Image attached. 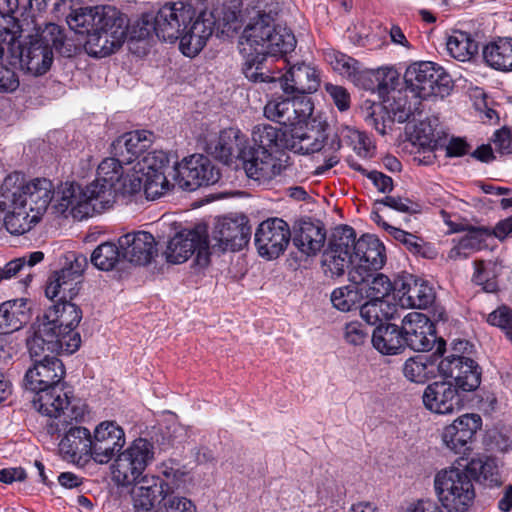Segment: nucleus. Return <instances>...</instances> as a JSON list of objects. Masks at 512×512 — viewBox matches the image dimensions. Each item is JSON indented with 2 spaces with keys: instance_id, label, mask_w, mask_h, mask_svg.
<instances>
[{
  "instance_id": "1",
  "label": "nucleus",
  "mask_w": 512,
  "mask_h": 512,
  "mask_svg": "<svg viewBox=\"0 0 512 512\" xmlns=\"http://www.w3.org/2000/svg\"><path fill=\"white\" fill-rule=\"evenodd\" d=\"M67 24L78 34H85L86 52L94 57H105L119 49L127 37L144 40L156 35L153 12L144 13L132 25L125 14L112 6L82 7L73 10Z\"/></svg>"
},
{
  "instance_id": "2",
  "label": "nucleus",
  "mask_w": 512,
  "mask_h": 512,
  "mask_svg": "<svg viewBox=\"0 0 512 512\" xmlns=\"http://www.w3.org/2000/svg\"><path fill=\"white\" fill-rule=\"evenodd\" d=\"M123 164L116 156L106 158L98 166L97 178L85 188L74 183L62 184L57 192L56 210L66 217L83 220L112 207L122 180Z\"/></svg>"
},
{
  "instance_id": "3",
  "label": "nucleus",
  "mask_w": 512,
  "mask_h": 512,
  "mask_svg": "<svg viewBox=\"0 0 512 512\" xmlns=\"http://www.w3.org/2000/svg\"><path fill=\"white\" fill-rule=\"evenodd\" d=\"M296 38L287 27L274 24L270 13L254 11L246 24L241 40V52L250 54L278 56L294 50Z\"/></svg>"
},
{
  "instance_id": "4",
  "label": "nucleus",
  "mask_w": 512,
  "mask_h": 512,
  "mask_svg": "<svg viewBox=\"0 0 512 512\" xmlns=\"http://www.w3.org/2000/svg\"><path fill=\"white\" fill-rule=\"evenodd\" d=\"M434 488L442 507L448 512H466L476 496L473 481L466 468L449 467L434 478Z\"/></svg>"
},
{
  "instance_id": "5",
  "label": "nucleus",
  "mask_w": 512,
  "mask_h": 512,
  "mask_svg": "<svg viewBox=\"0 0 512 512\" xmlns=\"http://www.w3.org/2000/svg\"><path fill=\"white\" fill-rule=\"evenodd\" d=\"M406 89L420 99L444 98L453 89V81L443 67L430 61L410 64L404 73Z\"/></svg>"
},
{
  "instance_id": "6",
  "label": "nucleus",
  "mask_w": 512,
  "mask_h": 512,
  "mask_svg": "<svg viewBox=\"0 0 512 512\" xmlns=\"http://www.w3.org/2000/svg\"><path fill=\"white\" fill-rule=\"evenodd\" d=\"M155 447L145 438L133 440L119 453L112 466L113 481L118 486H130L141 480L146 468L153 462Z\"/></svg>"
},
{
  "instance_id": "7",
  "label": "nucleus",
  "mask_w": 512,
  "mask_h": 512,
  "mask_svg": "<svg viewBox=\"0 0 512 512\" xmlns=\"http://www.w3.org/2000/svg\"><path fill=\"white\" fill-rule=\"evenodd\" d=\"M63 386L57 385L46 389L33 399V407L43 416L47 417L44 425L47 431V425L59 420L61 416H67L68 419L83 421L87 412L86 405L81 401L72 402Z\"/></svg>"
},
{
  "instance_id": "8",
  "label": "nucleus",
  "mask_w": 512,
  "mask_h": 512,
  "mask_svg": "<svg viewBox=\"0 0 512 512\" xmlns=\"http://www.w3.org/2000/svg\"><path fill=\"white\" fill-rule=\"evenodd\" d=\"M82 421L68 419L67 416H61L59 420L47 425V433L51 436H61L59 443L60 451L71 458H92V435L90 431L80 426Z\"/></svg>"
},
{
  "instance_id": "9",
  "label": "nucleus",
  "mask_w": 512,
  "mask_h": 512,
  "mask_svg": "<svg viewBox=\"0 0 512 512\" xmlns=\"http://www.w3.org/2000/svg\"><path fill=\"white\" fill-rule=\"evenodd\" d=\"M173 181L184 190L194 191L205 185H213L220 179L219 169L203 154H193L177 163Z\"/></svg>"
},
{
  "instance_id": "10",
  "label": "nucleus",
  "mask_w": 512,
  "mask_h": 512,
  "mask_svg": "<svg viewBox=\"0 0 512 512\" xmlns=\"http://www.w3.org/2000/svg\"><path fill=\"white\" fill-rule=\"evenodd\" d=\"M195 15V8L187 2H169L153 13L156 26V36L165 42L181 41L187 23Z\"/></svg>"
},
{
  "instance_id": "11",
  "label": "nucleus",
  "mask_w": 512,
  "mask_h": 512,
  "mask_svg": "<svg viewBox=\"0 0 512 512\" xmlns=\"http://www.w3.org/2000/svg\"><path fill=\"white\" fill-rule=\"evenodd\" d=\"M208 242L205 231L202 229L183 230L177 233L167 244L164 252L166 260L173 264H180L196 253V262L200 266L209 263Z\"/></svg>"
},
{
  "instance_id": "12",
  "label": "nucleus",
  "mask_w": 512,
  "mask_h": 512,
  "mask_svg": "<svg viewBox=\"0 0 512 512\" xmlns=\"http://www.w3.org/2000/svg\"><path fill=\"white\" fill-rule=\"evenodd\" d=\"M282 98L278 97L268 101L264 107V115L267 119L277 122L285 127L301 126L312 115L314 106L307 96Z\"/></svg>"
},
{
  "instance_id": "13",
  "label": "nucleus",
  "mask_w": 512,
  "mask_h": 512,
  "mask_svg": "<svg viewBox=\"0 0 512 512\" xmlns=\"http://www.w3.org/2000/svg\"><path fill=\"white\" fill-rule=\"evenodd\" d=\"M386 261L385 247L371 235L355 239V265L349 271L351 283H362L369 271H379Z\"/></svg>"
},
{
  "instance_id": "14",
  "label": "nucleus",
  "mask_w": 512,
  "mask_h": 512,
  "mask_svg": "<svg viewBox=\"0 0 512 512\" xmlns=\"http://www.w3.org/2000/svg\"><path fill=\"white\" fill-rule=\"evenodd\" d=\"M37 318L52 328V331L59 335L62 341L68 342L73 334L76 335L78 337L77 350L80 348L81 336L76 328L82 319V310L76 304L67 299H59Z\"/></svg>"
},
{
  "instance_id": "15",
  "label": "nucleus",
  "mask_w": 512,
  "mask_h": 512,
  "mask_svg": "<svg viewBox=\"0 0 512 512\" xmlns=\"http://www.w3.org/2000/svg\"><path fill=\"white\" fill-rule=\"evenodd\" d=\"M7 48L11 52L9 64L12 66L19 64L22 70L33 76L45 74L52 65V50L36 39L26 47H21L18 42L13 40L7 43Z\"/></svg>"
},
{
  "instance_id": "16",
  "label": "nucleus",
  "mask_w": 512,
  "mask_h": 512,
  "mask_svg": "<svg viewBox=\"0 0 512 512\" xmlns=\"http://www.w3.org/2000/svg\"><path fill=\"white\" fill-rule=\"evenodd\" d=\"M243 162L247 176L260 183L269 182L290 169L289 156H277L273 151L262 149H250Z\"/></svg>"
},
{
  "instance_id": "17",
  "label": "nucleus",
  "mask_w": 512,
  "mask_h": 512,
  "mask_svg": "<svg viewBox=\"0 0 512 512\" xmlns=\"http://www.w3.org/2000/svg\"><path fill=\"white\" fill-rule=\"evenodd\" d=\"M78 337L72 335L68 342L62 341L59 335L52 331L39 318L34 324L33 335L26 340V345L29 354L33 361L35 359H42L45 355L53 353L73 354L77 351Z\"/></svg>"
},
{
  "instance_id": "18",
  "label": "nucleus",
  "mask_w": 512,
  "mask_h": 512,
  "mask_svg": "<svg viewBox=\"0 0 512 512\" xmlns=\"http://www.w3.org/2000/svg\"><path fill=\"white\" fill-rule=\"evenodd\" d=\"M438 372L454 379V385L463 394L476 390L481 383L479 365L464 355L450 354L438 363Z\"/></svg>"
},
{
  "instance_id": "19",
  "label": "nucleus",
  "mask_w": 512,
  "mask_h": 512,
  "mask_svg": "<svg viewBox=\"0 0 512 512\" xmlns=\"http://www.w3.org/2000/svg\"><path fill=\"white\" fill-rule=\"evenodd\" d=\"M291 240L289 225L280 218L263 221L255 233V245L258 253L267 259L279 257Z\"/></svg>"
},
{
  "instance_id": "20",
  "label": "nucleus",
  "mask_w": 512,
  "mask_h": 512,
  "mask_svg": "<svg viewBox=\"0 0 512 512\" xmlns=\"http://www.w3.org/2000/svg\"><path fill=\"white\" fill-rule=\"evenodd\" d=\"M65 375V367L56 356L45 355L35 359L23 378V387L36 394L61 384Z\"/></svg>"
},
{
  "instance_id": "21",
  "label": "nucleus",
  "mask_w": 512,
  "mask_h": 512,
  "mask_svg": "<svg viewBox=\"0 0 512 512\" xmlns=\"http://www.w3.org/2000/svg\"><path fill=\"white\" fill-rule=\"evenodd\" d=\"M481 427L482 418L479 414L461 415L443 429L442 441L455 454L466 455L471 450V443Z\"/></svg>"
},
{
  "instance_id": "22",
  "label": "nucleus",
  "mask_w": 512,
  "mask_h": 512,
  "mask_svg": "<svg viewBox=\"0 0 512 512\" xmlns=\"http://www.w3.org/2000/svg\"><path fill=\"white\" fill-rule=\"evenodd\" d=\"M124 429L115 421L99 423L92 435V459L106 464L114 458L125 445Z\"/></svg>"
},
{
  "instance_id": "23",
  "label": "nucleus",
  "mask_w": 512,
  "mask_h": 512,
  "mask_svg": "<svg viewBox=\"0 0 512 512\" xmlns=\"http://www.w3.org/2000/svg\"><path fill=\"white\" fill-rule=\"evenodd\" d=\"M215 29L218 30V21L211 12L205 10L199 11L198 14L195 12L191 22L187 23V29L183 31L179 44L180 50L188 57L197 55Z\"/></svg>"
},
{
  "instance_id": "24",
  "label": "nucleus",
  "mask_w": 512,
  "mask_h": 512,
  "mask_svg": "<svg viewBox=\"0 0 512 512\" xmlns=\"http://www.w3.org/2000/svg\"><path fill=\"white\" fill-rule=\"evenodd\" d=\"M250 235L251 229L244 217L218 219L212 231V241H214L212 249H218L221 252L239 251L247 245Z\"/></svg>"
},
{
  "instance_id": "25",
  "label": "nucleus",
  "mask_w": 512,
  "mask_h": 512,
  "mask_svg": "<svg viewBox=\"0 0 512 512\" xmlns=\"http://www.w3.org/2000/svg\"><path fill=\"white\" fill-rule=\"evenodd\" d=\"M285 94L306 96L315 93L320 87V71L310 63L297 62L290 65L286 73L279 77Z\"/></svg>"
},
{
  "instance_id": "26",
  "label": "nucleus",
  "mask_w": 512,
  "mask_h": 512,
  "mask_svg": "<svg viewBox=\"0 0 512 512\" xmlns=\"http://www.w3.org/2000/svg\"><path fill=\"white\" fill-rule=\"evenodd\" d=\"M463 394L451 381H435L422 395L424 407L436 414H451L463 406Z\"/></svg>"
},
{
  "instance_id": "27",
  "label": "nucleus",
  "mask_w": 512,
  "mask_h": 512,
  "mask_svg": "<svg viewBox=\"0 0 512 512\" xmlns=\"http://www.w3.org/2000/svg\"><path fill=\"white\" fill-rule=\"evenodd\" d=\"M404 346L415 351H429L437 338L433 322L419 312H410L402 320Z\"/></svg>"
},
{
  "instance_id": "28",
  "label": "nucleus",
  "mask_w": 512,
  "mask_h": 512,
  "mask_svg": "<svg viewBox=\"0 0 512 512\" xmlns=\"http://www.w3.org/2000/svg\"><path fill=\"white\" fill-rule=\"evenodd\" d=\"M118 244L122 258L137 265L150 263L156 254L154 237L148 232L127 233L118 239Z\"/></svg>"
},
{
  "instance_id": "29",
  "label": "nucleus",
  "mask_w": 512,
  "mask_h": 512,
  "mask_svg": "<svg viewBox=\"0 0 512 512\" xmlns=\"http://www.w3.org/2000/svg\"><path fill=\"white\" fill-rule=\"evenodd\" d=\"M245 144V136L239 130L229 128L207 144V152L227 164L233 157L245 159Z\"/></svg>"
},
{
  "instance_id": "30",
  "label": "nucleus",
  "mask_w": 512,
  "mask_h": 512,
  "mask_svg": "<svg viewBox=\"0 0 512 512\" xmlns=\"http://www.w3.org/2000/svg\"><path fill=\"white\" fill-rule=\"evenodd\" d=\"M136 484L132 490L134 512H157L153 511L154 504L162 500L170 484L154 476H144Z\"/></svg>"
},
{
  "instance_id": "31",
  "label": "nucleus",
  "mask_w": 512,
  "mask_h": 512,
  "mask_svg": "<svg viewBox=\"0 0 512 512\" xmlns=\"http://www.w3.org/2000/svg\"><path fill=\"white\" fill-rule=\"evenodd\" d=\"M153 134L149 131H131L113 141L112 153L124 164L132 163L151 144Z\"/></svg>"
},
{
  "instance_id": "32",
  "label": "nucleus",
  "mask_w": 512,
  "mask_h": 512,
  "mask_svg": "<svg viewBox=\"0 0 512 512\" xmlns=\"http://www.w3.org/2000/svg\"><path fill=\"white\" fill-rule=\"evenodd\" d=\"M399 302L405 308H427L434 302L435 293L433 288L425 281L416 279L413 276L402 281L398 288Z\"/></svg>"
},
{
  "instance_id": "33",
  "label": "nucleus",
  "mask_w": 512,
  "mask_h": 512,
  "mask_svg": "<svg viewBox=\"0 0 512 512\" xmlns=\"http://www.w3.org/2000/svg\"><path fill=\"white\" fill-rule=\"evenodd\" d=\"M445 351V342L440 339L436 351L431 355H418L409 358L403 366L404 376L415 383H423L435 375L438 370V358Z\"/></svg>"
},
{
  "instance_id": "34",
  "label": "nucleus",
  "mask_w": 512,
  "mask_h": 512,
  "mask_svg": "<svg viewBox=\"0 0 512 512\" xmlns=\"http://www.w3.org/2000/svg\"><path fill=\"white\" fill-rule=\"evenodd\" d=\"M326 232L319 224L302 221L292 238L293 244L306 256L316 255L324 246Z\"/></svg>"
},
{
  "instance_id": "35",
  "label": "nucleus",
  "mask_w": 512,
  "mask_h": 512,
  "mask_svg": "<svg viewBox=\"0 0 512 512\" xmlns=\"http://www.w3.org/2000/svg\"><path fill=\"white\" fill-rule=\"evenodd\" d=\"M81 281L73 276L65 267L54 271L48 278L45 295L50 300L73 299L79 292Z\"/></svg>"
},
{
  "instance_id": "36",
  "label": "nucleus",
  "mask_w": 512,
  "mask_h": 512,
  "mask_svg": "<svg viewBox=\"0 0 512 512\" xmlns=\"http://www.w3.org/2000/svg\"><path fill=\"white\" fill-rule=\"evenodd\" d=\"M43 259L44 253L42 251H34L22 257L12 259L4 266H0V283L2 281L11 280L12 278L24 276L20 279V282L24 286H28L33 279L31 272L32 267L40 263Z\"/></svg>"
},
{
  "instance_id": "37",
  "label": "nucleus",
  "mask_w": 512,
  "mask_h": 512,
  "mask_svg": "<svg viewBox=\"0 0 512 512\" xmlns=\"http://www.w3.org/2000/svg\"><path fill=\"white\" fill-rule=\"evenodd\" d=\"M212 15L218 21V31L222 34L237 32L242 26V0H214Z\"/></svg>"
},
{
  "instance_id": "38",
  "label": "nucleus",
  "mask_w": 512,
  "mask_h": 512,
  "mask_svg": "<svg viewBox=\"0 0 512 512\" xmlns=\"http://www.w3.org/2000/svg\"><path fill=\"white\" fill-rule=\"evenodd\" d=\"M53 184L46 178H36L24 186L22 199H27L29 210L40 215L46 211L53 198Z\"/></svg>"
},
{
  "instance_id": "39",
  "label": "nucleus",
  "mask_w": 512,
  "mask_h": 512,
  "mask_svg": "<svg viewBox=\"0 0 512 512\" xmlns=\"http://www.w3.org/2000/svg\"><path fill=\"white\" fill-rule=\"evenodd\" d=\"M372 344L382 354L399 353L404 348L402 328L395 324L379 325L373 331Z\"/></svg>"
},
{
  "instance_id": "40",
  "label": "nucleus",
  "mask_w": 512,
  "mask_h": 512,
  "mask_svg": "<svg viewBox=\"0 0 512 512\" xmlns=\"http://www.w3.org/2000/svg\"><path fill=\"white\" fill-rule=\"evenodd\" d=\"M26 300L15 299L0 305V334H10L22 327L28 320Z\"/></svg>"
},
{
  "instance_id": "41",
  "label": "nucleus",
  "mask_w": 512,
  "mask_h": 512,
  "mask_svg": "<svg viewBox=\"0 0 512 512\" xmlns=\"http://www.w3.org/2000/svg\"><path fill=\"white\" fill-rule=\"evenodd\" d=\"M485 62L496 70H512V39L499 38L483 48Z\"/></svg>"
},
{
  "instance_id": "42",
  "label": "nucleus",
  "mask_w": 512,
  "mask_h": 512,
  "mask_svg": "<svg viewBox=\"0 0 512 512\" xmlns=\"http://www.w3.org/2000/svg\"><path fill=\"white\" fill-rule=\"evenodd\" d=\"M356 233L350 226H340L334 229L328 241L327 248L340 257L355 265Z\"/></svg>"
},
{
  "instance_id": "43",
  "label": "nucleus",
  "mask_w": 512,
  "mask_h": 512,
  "mask_svg": "<svg viewBox=\"0 0 512 512\" xmlns=\"http://www.w3.org/2000/svg\"><path fill=\"white\" fill-rule=\"evenodd\" d=\"M252 139L255 147L273 151V148H288L289 140L286 139V132L269 124H258L253 128Z\"/></svg>"
},
{
  "instance_id": "44",
  "label": "nucleus",
  "mask_w": 512,
  "mask_h": 512,
  "mask_svg": "<svg viewBox=\"0 0 512 512\" xmlns=\"http://www.w3.org/2000/svg\"><path fill=\"white\" fill-rule=\"evenodd\" d=\"M383 228L397 241L402 243L409 252L414 255L421 256L427 259H433L436 256L435 249L422 238L406 232L402 229L396 228L383 222Z\"/></svg>"
},
{
  "instance_id": "45",
  "label": "nucleus",
  "mask_w": 512,
  "mask_h": 512,
  "mask_svg": "<svg viewBox=\"0 0 512 512\" xmlns=\"http://www.w3.org/2000/svg\"><path fill=\"white\" fill-rule=\"evenodd\" d=\"M448 53L458 61H469L478 53L479 44L469 33L454 31L446 42Z\"/></svg>"
},
{
  "instance_id": "46",
  "label": "nucleus",
  "mask_w": 512,
  "mask_h": 512,
  "mask_svg": "<svg viewBox=\"0 0 512 512\" xmlns=\"http://www.w3.org/2000/svg\"><path fill=\"white\" fill-rule=\"evenodd\" d=\"M465 468L472 480L477 479L490 487L501 484L498 469L493 459L488 457L473 458Z\"/></svg>"
},
{
  "instance_id": "47",
  "label": "nucleus",
  "mask_w": 512,
  "mask_h": 512,
  "mask_svg": "<svg viewBox=\"0 0 512 512\" xmlns=\"http://www.w3.org/2000/svg\"><path fill=\"white\" fill-rule=\"evenodd\" d=\"M323 147V134L319 130L302 131V126L291 130L289 148L303 154L318 152Z\"/></svg>"
},
{
  "instance_id": "48",
  "label": "nucleus",
  "mask_w": 512,
  "mask_h": 512,
  "mask_svg": "<svg viewBox=\"0 0 512 512\" xmlns=\"http://www.w3.org/2000/svg\"><path fill=\"white\" fill-rule=\"evenodd\" d=\"M438 127L439 119L429 117L414 126L411 137L422 148L434 150L437 148L440 139Z\"/></svg>"
},
{
  "instance_id": "49",
  "label": "nucleus",
  "mask_w": 512,
  "mask_h": 512,
  "mask_svg": "<svg viewBox=\"0 0 512 512\" xmlns=\"http://www.w3.org/2000/svg\"><path fill=\"white\" fill-rule=\"evenodd\" d=\"M369 276L362 283H354L359 285L363 292V299H376L384 300V297L389 295L392 290V283L390 279L378 271H369Z\"/></svg>"
},
{
  "instance_id": "50",
  "label": "nucleus",
  "mask_w": 512,
  "mask_h": 512,
  "mask_svg": "<svg viewBox=\"0 0 512 512\" xmlns=\"http://www.w3.org/2000/svg\"><path fill=\"white\" fill-rule=\"evenodd\" d=\"M24 176L19 172H13L7 175L0 185V210L2 212L7 208L8 203L17 204L23 197L25 186Z\"/></svg>"
},
{
  "instance_id": "51",
  "label": "nucleus",
  "mask_w": 512,
  "mask_h": 512,
  "mask_svg": "<svg viewBox=\"0 0 512 512\" xmlns=\"http://www.w3.org/2000/svg\"><path fill=\"white\" fill-rule=\"evenodd\" d=\"M175 163L170 166L169 156L164 151H152L142 157L136 163V171L142 174H155V173H168L173 179V172L171 169L176 167Z\"/></svg>"
},
{
  "instance_id": "52",
  "label": "nucleus",
  "mask_w": 512,
  "mask_h": 512,
  "mask_svg": "<svg viewBox=\"0 0 512 512\" xmlns=\"http://www.w3.org/2000/svg\"><path fill=\"white\" fill-rule=\"evenodd\" d=\"M395 307L385 300L370 299L360 308L362 319L369 325H382V322L389 320Z\"/></svg>"
},
{
  "instance_id": "53",
  "label": "nucleus",
  "mask_w": 512,
  "mask_h": 512,
  "mask_svg": "<svg viewBox=\"0 0 512 512\" xmlns=\"http://www.w3.org/2000/svg\"><path fill=\"white\" fill-rule=\"evenodd\" d=\"M245 62L243 64V73L245 77L255 83H269L276 81L274 76H271L269 70L264 67V61L268 55H260L256 52L244 54Z\"/></svg>"
},
{
  "instance_id": "54",
  "label": "nucleus",
  "mask_w": 512,
  "mask_h": 512,
  "mask_svg": "<svg viewBox=\"0 0 512 512\" xmlns=\"http://www.w3.org/2000/svg\"><path fill=\"white\" fill-rule=\"evenodd\" d=\"M363 300V292L359 285L352 284L336 288L331 294L333 306L342 312H348L357 307Z\"/></svg>"
},
{
  "instance_id": "55",
  "label": "nucleus",
  "mask_w": 512,
  "mask_h": 512,
  "mask_svg": "<svg viewBox=\"0 0 512 512\" xmlns=\"http://www.w3.org/2000/svg\"><path fill=\"white\" fill-rule=\"evenodd\" d=\"M120 257H122V254L119 245L105 242L93 251L90 260L96 268L109 271L115 267Z\"/></svg>"
},
{
  "instance_id": "56",
  "label": "nucleus",
  "mask_w": 512,
  "mask_h": 512,
  "mask_svg": "<svg viewBox=\"0 0 512 512\" xmlns=\"http://www.w3.org/2000/svg\"><path fill=\"white\" fill-rule=\"evenodd\" d=\"M144 176L143 191L147 199L154 200L167 193L171 187L177 185L169 180L168 173L142 174Z\"/></svg>"
},
{
  "instance_id": "57",
  "label": "nucleus",
  "mask_w": 512,
  "mask_h": 512,
  "mask_svg": "<svg viewBox=\"0 0 512 512\" xmlns=\"http://www.w3.org/2000/svg\"><path fill=\"white\" fill-rule=\"evenodd\" d=\"M157 512H197L196 506L186 497L176 494L171 487L168 488L162 500L159 501Z\"/></svg>"
},
{
  "instance_id": "58",
  "label": "nucleus",
  "mask_w": 512,
  "mask_h": 512,
  "mask_svg": "<svg viewBox=\"0 0 512 512\" xmlns=\"http://www.w3.org/2000/svg\"><path fill=\"white\" fill-rule=\"evenodd\" d=\"M37 41H41L43 45L53 48L62 55H70L71 50L65 45V34L60 26L49 23L46 25Z\"/></svg>"
},
{
  "instance_id": "59",
  "label": "nucleus",
  "mask_w": 512,
  "mask_h": 512,
  "mask_svg": "<svg viewBox=\"0 0 512 512\" xmlns=\"http://www.w3.org/2000/svg\"><path fill=\"white\" fill-rule=\"evenodd\" d=\"M491 236L492 233L489 228L469 227L467 233L458 242L462 245V248H465V250L472 254L486 247V240Z\"/></svg>"
},
{
  "instance_id": "60",
  "label": "nucleus",
  "mask_w": 512,
  "mask_h": 512,
  "mask_svg": "<svg viewBox=\"0 0 512 512\" xmlns=\"http://www.w3.org/2000/svg\"><path fill=\"white\" fill-rule=\"evenodd\" d=\"M352 265L345 258L326 248L322 255V267L326 276L340 277L345 274L346 269Z\"/></svg>"
},
{
  "instance_id": "61",
  "label": "nucleus",
  "mask_w": 512,
  "mask_h": 512,
  "mask_svg": "<svg viewBox=\"0 0 512 512\" xmlns=\"http://www.w3.org/2000/svg\"><path fill=\"white\" fill-rule=\"evenodd\" d=\"M329 63L332 68L341 75L356 79L359 73V62L352 57L342 53H333L329 55Z\"/></svg>"
},
{
  "instance_id": "62",
  "label": "nucleus",
  "mask_w": 512,
  "mask_h": 512,
  "mask_svg": "<svg viewBox=\"0 0 512 512\" xmlns=\"http://www.w3.org/2000/svg\"><path fill=\"white\" fill-rule=\"evenodd\" d=\"M376 205H383L401 213L416 214L420 212V205L407 197L386 196L377 200Z\"/></svg>"
},
{
  "instance_id": "63",
  "label": "nucleus",
  "mask_w": 512,
  "mask_h": 512,
  "mask_svg": "<svg viewBox=\"0 0 512 512\" xmlns=\"http://www.w3.org/2000/svg\"><path fill=\"white\" fill-rule=\"evenodd\" d=\"M372 77L377 82L376 88L380 94L388 92L390 89H394L398 80V72L391 67L379 68L372 72Z\"/></svg>"
},
{
  "instance_id": "64",
  "label": "nucleus",
  "mask_w": 512,
  "mask_h": 512,
  "mask_svg": "<svg viewBox=\"0 0 512 512\" xmlns=\"http://www.w3.org/2000/svg\"><path fill=\"white\" fill-rule=\"evenodd\" d=\"M144 176L141 172L136 171V164L133 166L132 173L122 176V180L119 182L118 193L135 194L143 190Z\"/></svg>"
}]
</instances>
